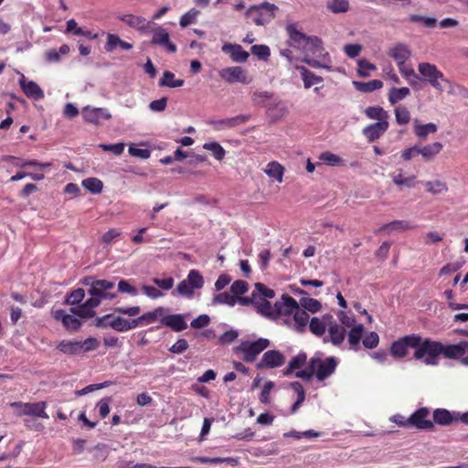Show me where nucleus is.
Returning a JSON list of instances; mask_svg holds the SVG:
<instances>
[{
  "mask_svg": "<svg viewBox=\"0 0 468 468\" xmlns=\"http://www.w3.org/2000/svg\"><path fill=\"white\" fill-rule=\"evenodd\" d=\"M83 119L90 123L100 124L101 120H110L112 118L111 113L104 108H95L90 106H85L82 108Z\"/></svg>",
  "mask_w": 468,
  "mask_h": 468,
  "instance_id": "17",
  "label": "nucleus"
},
{
  "mask_svg": "<svg viewBox=\"0 0 468 468\" xmlns=\"http://www.w3.org/2000/svg\"><path fill=\"white\" fill-rule=\"evenodd\" d=\"M430 410L427 408H420L410 416V426L418 430H431L433 428V421L429 419Z\"/></svg>",
  "mask_w": 468,
  "mask_h": 468,
  "instance_id": "14",
  "label": "nucleus"
},
{
  "mask_svg": "<svg viewBox=\"0 0 468 468\" xmlns=\"http://www.w3.org/2000/svg\"><path fill=\"white\" fill-rule=\"evenodd\" d=\"M108 324L109 327H112L118 332L127 331V319H124L121 316H112V319L108 323Z\"/></svg>",
  "mask_w": 468,
  "mask_h": 468,
  "instance_id": "60",
  "label": "nucleus"
},
{
  "mask_svg": "<svg viewBox=\"0 0 468 468\" xmlns=\"http://www.w3.org/2000/svg\"><path fill=\"white\" fill-rule=\"evenodd\" d=\"M165 314V309L162 306L155 308L154 311L147 312L142 314L140 317L141 326L147 325L154 323L159 317H163Z\"/></svg>",
  "mask_w": 468,
  "mask_h": 468,
  "instance_id": "38",
  "label": "nucleus"
},
{
  "mask_svg": "<svg viewBox=\"0 0 468 468\" xmlns=\"http://www.w3.org/2000/svg\"><path fill=\"white\" fill-rule=\"evenodd\" d=\"M276 314L291 315L299 308V303L294 298L288 294H283L281 301L274 303Z\"/></svg>",
  "mask_w": 468,
  "mask_h": 468,
  "instance_id": "19",
  "label": "nucleus"
},
{
  "mask_svg": "<svg viewBox=\"0 0 468 468\" xmlns=\"http://www.w3.org/2000/svg\"><path fill=\"white\" fill-rule=\"evenodd\" d=\"M20 87L23 92L28 98H33L35 100H39L44 97V92L41 88L33 80H27L25 76L19 80Z\"/></svg>",
  "mask_w": 468,
  "mask_h": 468,
  "instance_id": "22",
  "label": "nucleus"
},
{
  "mask_svg": "<svg viewBox=\"0 0 468 468\" xmlns=\"http://www.w3.org/2000/svg\"><path fill=\"white\" fill-rule=\"evenodd\" d=\"M115 287L114 282L108 280H96L91 282L90 288L88 292L90 295L91 300H97L99 305L103 299H113L116 297V293L112 292Z\"/></svg>",
  "mask_w": 468,
  "mask_h": 468,
  "instance_id": "9",
  "label": "nucleus"
},
{
  "mask_svg": "<svg viewBox=\"0 0 468 468\" xmlns=\"http://www.w3.org/2000/svg\"><path fill=\"white\" fill-rule=\"evenodd\" d=\"M419 72L424 77L426 81H430L432 79H441V81L447 85V91L450 94L455 93V88L462 89L464 91L466 90L459 85H455L452 83L448 79H446L443 73L438 69V68L434 64H431L428 62L420 63L418 66Z\"/></svg>",
  "mask_w": 468,
  "mask_h": 468,
  "instance_id": "8",
  "label": "nucleus"
},
{
  "mask_svg": "<svg viewBox=\"0 0 468 468\" xmlns=\"http://www.w3.org/2000/svg\"><path fill=\"white\" fill-rule=\"evenodd\" d=\"M253 292H256L257 299L264 298L267 300V298L271 299L275 296V292L272 289L268 288L261 282L255 283V290Z\"/></svg>",
  "mask_w": 468,
  "mask_h": 468,
  "instance_id": "55",
  "label": "nucleus"
},
{
  "mask_svg": "<svg viewBox=\"0 0 468 468\" xmlns=\"http://www.w3.org/2000/svg\"><path fill=\"white\" fill-rule=\"evenodd\" d=\"M467 348V341H461L458 344L452 345H443L441 343L440 356H443L446 358L458 359L466 354Z\"/></svg>",
  "mask_w": 468,
  "mask_h": 468,
  "instance_id": "16",
  "label": "nucleus"
},
{
  "mask_svg": "<svg viewBox=\"0 0 468 468\" xmlns=\"http://www.w3.org/2000/svg\"><path fill=\"white\" fill-rule=\"evenodd\" d=\"M248 290H249L248 282L245 281H242V280L235 281L230 286V291L232 292V295H234L235 297H239V296L244 294L245 292H248Z\"/></svg>",
  "mask_w": 468,
  "mask_h": 468,
  "instance_id": "56",
  "label": "nucleus"
},
{
  "mask_svg": "<svg viewBox=\"0 0 468 468\" xmlns=\"http://www.w3.org/2000/svg\"><path fill=\"white\" fill-rule=\"evenodd\" d=\"M438 130V127L433 122H429L426 124H419L418 122H415L413 132L414 134L420 139H426V137L431 133H435Z\"/></svg>",
  "mask_w": 468,
  "mask_h": 468,
  "instance_id": "35",
  "label": "nucleus"
},
{
  "mask_svg": "<svg viewBox=\"0 0 468 468\" xmlns=\"http://www.w3.org/2000/svg\"><path fill=\"white\" fill-rule=\"evenodd\" d=\"M416 334L407 335L394 341L389 348V353L392 357L401 359L409 355V349H413L415 346Z\"/></svg>",
  "mask_w": 468,
  "mask_h": 468,
  "instance_id": "11",
  "label": "nucleus"
},
{
  "mask_svg": "<svg viewBox=\"0 0 468 468\" xmlns=\"http://www.w3.org/2000/svg\"><path fill=\"white\" fill-rule=\"evenodd\" d=\"M85 297V291L82 288H78L72 291L66 299V302L70 305L80 303Z\"/></svg>",
  "mask_w": 468,
  "mask_h": 468,
  "instance_id": "57",
  "label": "nucleus"
},
{
  "mask_svg": "<svg viewBox=\"0 0 468 468\" xmlns=\"http://www.w3.org/2000/svg\"><path fill=\"white\" fill-rule=\"evenodd\" d=\"M238 331L230 329L220 335V337L218 338V342L221 345H229L232 342H234L238 338Z\"/></svg>",
  "mask_w": 468,
  "mask_h": 468,
  "instance_id": "64",
  "label": "nucleus"
},
{
  "mask_svg": "<svg viewBox=\"0 0 468 468\" xmlns=\"http://www.w3.org/2000/svg\"><path fill=\"white\" fill-rule=\"evenodd\" d=\"M218 74L219 77L228 83L240 82L243 84H248L250 82V80L247 76L246 70L239 66L222 69Z\"/></svg>",
  "mask_w": 468,
  "mask_h": 468,
  "instance_id": "12",
  "label": "nucleus"
},
{
  "mask_svg": "<svg viewBox=\"0 0 468 468\" xmlns=\"http://www.w3.org/2000/svg\"><path fill=\"white\" fill-rule=\"evenodd\" d=\"M271 98V93L266 90H257L252 94V101L257 106H263L265 101Z\"/></svg>",
  "mask_w": 468,
  "mask_h": 468,
  "instance_id": "62",
  "label": "nucleus"
},
{
  "mask_svg": "<svg viewBox=\"0 0 468 468\" xmlns=\"http://www.w3.org/2000/svg\"><path fill=\"white\" fill-rule=\"evenodd\" d=\"M309 328L310 331L317 336H322L326 329L324 323L317 317H314L310 320Z\"/></svg>",
  "mask_w": 468,
  "mask_h": 468,
  "instance_id": "51",
  "label": "nucleus"
},
{
  "mask_svg": "<svg viewBox=\"0 0 468 468\" xmlns=\"http://www.w3.org/2000/svg\"><path fill=\"white\" fill-rule=\"evenodd\" d=\"M184 83V80L176 79V75L169 70H165L159 80V86L161 87L179 88L182 87Z\"/></svg>",
  "mask_w": 468,
  "mask_h": 468,
  "instance_id": "33",
  "label": "nucleus"
},
{
  "mask_svg": "<svg viewBox=\"0 0 468 468\" xmlns=\"http://www.w3.org/2000/svg\"><path fill=\"white\" fill-rule=\"evenodd\" d=\"M443 145L441 143L435 142L423 146H419V153L422 158L429 162L435 158V156L441 153Z\"/></svg>",
  "mask_w": 468,
  "mask_h": 468,
  "instance_id": "28",
  "label": "nucleus"
},
{
  "mask_svg": "<svg viewBox=\"0 0 468 468\" xmlns=\"http://www.w3.org/2000/svg\"><path fill=\"white\" fill-rule=\"evenodd\" d=\"M265 173L268 175V176L273 177L276 179L277 182L282 183L284 173V167L278 162L272 161L267 165Z\"/></svg>",
  "mask_w": 468,
  "mask_h": 468,
  "instance_id": "39",
  "label": "nucleus"
},
{
  "mask_svg": "<svg viewBox=\"0 0 468 468\" xmlns=\"http://www.w3.org/2000/svg\"><path fill=\"white\" fill-rule=\"evenodd\" d=\"M307 363V355L304 352H300L297 356H293L287 367L283 370L284 376H290L296 369H300Z\"/></svg>",
  "mask_w": 468,
  "mask_h": 468,
  "instance_id": "31",
  "label": "nucleus"
},
{
  "mask_svg": "<svg viewBox=\"0 0 468 468\" xmlns=\"http://www.w3.org/2000/svg\"><path fill=\"white\" fill-rule=\"evenodd\" d=\"M99 306L97 300L88 299L83 304L72 309L74 314L81 318H91L95 315L94 308Z\"/></svg>",
  "mask_w": 468,
  "mask_h": 468,
  "instance_id": "25",
  "label": "nucleus"
},
{
  "mask_svg": "<svg viewBox=\"0 0 468 468\" xmlns=\"http://www.w3.org/2000/svg\"><path fill=\"white\" fill-rule=\"evenodd\" d=\"M237 303V298L234 295H231L228 292H223L218 294L214 295L212 299V303L216 304H227L229 306H234Z\"/></svg>",
  "mask_w": 468,
  "mask_h": 468,
  "instance_id": "45",
  "label": "nucleus"
},
{
  "mask_svg": "<svg viewBox=\"0 0 468 468\" xmlns=\"http://www.w3.org/2000/svg\"><path fill=\"white\" fill-rule=\"evenodd\" d=\"M56 318H61L63 325L71 331H77L80 328V321L74 315L63 314V311L57 312Z\"/></svg>",
  "mask_w": 468,
  "mask_h": 468,
  "instance_id": "34",
  "label": "nucleus"
},
{
  "mask_svg": "<svg viewBox=\"0 0 468 468\" xmlns=\"http://www.w3.org/2000/svg\"><path fill=\"white\" fill-rule=\"evenodd\" d=\"M162 325L171 328L175 332H181L187 328V324L183 314H168L163 315L160 319Z\"/></svg>",
  "mask_w": 468,
  "mask_h": 468,
  "instance_id": "21",
  "label": "nucleus"
},
{
  "mask_svg": "<svg viewBox=\"0 0 468 468\" xmlns=\"http://www.w3.org/2000/svg\"><path fill=\"white\" fill-rule=\"evenodd\" d=\"M82 186L91 194H100L103 189V183L97 177H88L81 182Z\"/></svg>",
  "mask_w": 468,
  "mask_h": 468,
  "instance_id": "41",
  "label": "nucleus"
},
{
  "mask_svg": "<svg viewBox=\"0 0 468 468\" xmlns=\"http://www.w3.org/2000/svg\"><path fill=\"white\" fill-rule=\"evenodd\" d=\"M393 182L399 186L413 187L415 186V176L405 177L402 173L393 177Z\"/></svg>",
  "mask_w": 468,
  "mask_h": 468,
  "instance_id": "58",
  "label": "nucleus"
},
{
  "mask_svg": "<svg viewBox=\"0 0 468 468\" xmlns=\"http://www.w3.org/2000/svg\"><path fill=\"white\" fill-rule=\"evenodd\" d=\"M320 160L324 162L327 165H333V166H338L343 165V160L340 156L337 154H335L331 152H324L320 154Z\"/></svg>",
  "mask_w": 468,
  "mask_h": 468,
  "instance_id": "54",
  "label": "nucleus"
},
{
  "mask_svg": "<svg viewBox=\"0 0 468 468\" xmlns=\"http://www.w3.org/2000/svg\"><path fill=\"white\" fill-rule=\"evenodd\" d=\"M410 90L407 87L403 88H391L388 93V101L391 104H396L397 102L402 101L408 95H410Z\"/></svg>",
  "mask_w": 468,
  "mask_h": 468,
  "instance_id": "43",
  "label": "nucleus"
},
{
  "mask_svg": "<svg viewBox=\"0 0 468 468\" xmlns=\"http://www.w3.org/2000/svg\"><path fill=\"white\" fill-rule=\"evenodd\" d=\"M203 147L204 149L210 151L213 156L218 161L223 160L225 157V149L217 142L206 143Z\"/></svg>",
  "mask_w": 468,
  "mask_h": 468,
  "instance_id": "48",
  "label": "nucleus"
},
{
  "mask_svg": "<svg viewBox=\"0 0 468 468\" xmlns=\"http://www.w3.org/2000/svg\"><path fill=\"white\" fill-rule=\"evenodd\" d=\"M270 340L259 338L256 341H243L234 348L235 354H242V360L247 363L254 362L257 356L270 346Z\"/></svg>",
  "mask_w": 468,
  "mask_h": 468,
  "instance_id": "4",
  "label": "nucleus"
},
{
  "mask_svg": "<svg viewBox=\"0 0 468 468\" xmlns=\"http://www.w3.org/2000/svg\"><path fill=\"white\" fill-rule=\"evenodd\" d=\"M251 53L261 59H267L270 55V48L266 45H254L250 48Z\"/></svg>",
  "mask_w": 468,
  "mask_h": 468,
  "instance_id": "59",
  "label": "nucleus"
},
{
  "mask_svg": "<svg viewBox=\"0 0 468 468\" xmlns=\"http://www.w3.org/2000/svg\"><path fill=\"white\" fill-rule=\"evenodd\" d=\"M365 332V326L362 324L351 327V330L347 334V340L350 347L356 351L358 350L360 341L363 338Z\"/></svg>",
  "mask_w": 468,
  "mask_h": 468,
  "instance_id": "29",
  "label": "nucleus"
},
{
  "mask_svg": "<svg viewBox=\"0 0 468 468\" xmlns=\"http://www.w3.org/2000/svg\"><path fill=\"white\" fill-rule=\"evenodd\" d=\"M328 336L329 341L334 346H338L344 342L346 338V329L342 325L335 323L328 328Z\"/></svg>",
  "mask_w": 468,
  "mask_h": 468,
  "instance_id": "30",
  "label": "nucleus"
},
{
  "mask_svg": "<svg viewBox=\"0 0 468 468\" xmlns=\"http://www.w3.org/2000/svg\"><path fill=\"white\" fill-rule=\"evenodd\" d=\"M204 283L205 280L200 271L193 269L189 271L186 278L177 284L176 292L181 296L191 299L194 297V291L203 288Z\"/></svg>",
  "mask_w": 468,
  "mask_h": 468,
  "instance_id": "5",
  "label": "nucleus"
},
{
  "mask_svg": "<svg viewBox=\"0 0 468 468\" xmlns=\"http://www.w3.org/2000/svg\"><path fill=\"white\" fill-rule=\"evenodd\" d=\"M358 65V75L360 77H367L369 76L368 70H375L376 65L367 61V59H359L357 62Z\"/></svg>",
  "mask_w": 468,
  "mask_h": 468,
  "instance_id": "61",
  "label": "nucleus"
},
{
  "mask_svg": "<svg viewBox=\"0 0 468 468\" xmlns=\"http://www.w3.org/2000/svg\"><path fill=\"white\" fill-rule=\"evenodd\" d=\"M288 35V45L303 53L302 61L314 69H330L326 62H330V56L325 51L323 41L316 36H307L298 29L296 23H289L285 27Z\"/></svg>",
  "mask_w": 468,
  "mask_h": 468,
  "instance_id": "1",
  "label": "nucleus"
},
{
  "mask_svg": "<svg viewBox=\"0 0 468 468\" xmlns=\"http://www.w3.org/2000/svg\"><path fill=\"white\" fill-rule=\"evenodd\" d=\"M153 33L151 43L153 45L164 47L169 53H176V46L170 41L169 34L166 29L159 27L150 29Z\"/></svg>",
  "mask_w": 468,
  "mask_h": 468,
  "instance_id": "15",
  "label": "nucleus"
},
{
  "mask_svg": "<svg viewBox=\"0 0 468 468\" xmlns=\"http://www.w3.org/2000/svg\"><path fill=\"white\" fill-rule=\"evenodd\" d=\"M193 462L195 463H211V464H218V463H226L229 465H237L238 462L236 459L234 458H231V457H227V458H221V457H214V458H210V457H203V456H198V457H195L193 458Z\"/></svg>",
  "mask_w": 468,
  "mask_h": 468,
  "instance_id": "40",
  "label": "nucleus"
},
{
  "mask_svg": "<svg viewBox=\"0 0 468 468\" xmlns=\"http://www.w3.org/2000/svg\"><path fill=\"white\" fill-rule=\"evenodd\" d=\"M118 18L141 33L150 32L151 23L143 16L127 14L122 15Z\"/></svg>",
  "mask_w": 468,
  "mask_h": 468,
  "instance_id": "18",
  "label": "nucleus"
},
{
  "mask_svg": "<svg viewBox=\"0 0 468 468\" xmlns=\"http://www.w3.org/2000/svg\"><path fill=\"white\" fill-rule=\"evenodd\" d=\"M277 9L274 4L264 2L258 5H251L247 10L246 16L251 18L255 25L263 26L274 18Z\"/></svg>",
  "mask_w": 468,
  "mask_h": 468,
  "instance_id": "6",
  "label": "nucleus"
},
{
  "mask_svg": "<svg viewBox=\"0 0 468 468\" xmlns=\"http://www.w3.org/2000/svg\"><path fill=\"white\" fill-rule=\"evenodd\" d=\"M365 114L371 120H377L378 122H388L389 117L387 111L380 106H369L366 108Z\"/></svg>",
  "mask_w": 468,
  "mask_h": 468,
  "instance_id": "36",
  "label": "nucleus"
},
{
  "mask_svg": "<svg viewBox=\"0 0 468 468\" xmlns=\"http://www.w3.org/2000/svg\"><path fill=\"white\" fill-rule=\"evenodd\" d=\"M379 336L377 332L371 331L362 338V344L366 348L373 349L378 346Z\"/></svg>",
  "mask_w": 468,
  "mask_h": 468,
  "instance_id": "53",
  "label": "nucleus"
},
{
  "mask_svg": "<svg viewBox=\"0 0 468 468\" xmlns=\"http://www.w3.org/2000/svg\"><path fill=\"white\" fill-rule=\"evenodd\" d=\"M222 51L229 54L235 62H245L250 56L239 44L226 43L222 46Z\"/></svg>",
  "mask_w": 468,
  "mask_h": 468,
  "instance_id": "23",
  "label": "nucleus"
},
{
  "mask_svg": "<svg viewBox=\"0 0 468 468\" xmlns=\"http://www.w3.org/2000/svg\"><path fill=\"white\" fill-rule=\"evenodd\" d=\"M309 314L305 310L299 306L293 314L294 330L298 333H303L309 321Z\"/></svg>",
  "mask_w": 468,
  "mask_h": 468,
  "instance_id": "32",
  "label": "nucleus"
},
{
  "mask_svg": "<svg viewBox=\"0 0 468 468\" xmlns=\"http://www.w3.org/2000/svg\"><path fill=\"white\" fill-rule=\"evenodd\" d=\"M295 69L300 72L305 89H309L324 80L321 76L315 75L304 66H296Z\"/></svg>",
  "mask_w": 468,
  "mask_h": 468,
  "instance_id": "27",
  "label": "nucleus"
},
{
  "mask_svg": "<svg viewBox=\"0 0 468 468\" xmlns=\"http://www.w3.org/2000/svg\"><path fill=\"white\" fill-rule=\"evenodd\" d=\"M423 186L426 187V190L433 195L441 194L442 192L448 191V186L446 183L436 180L432 181H425L422 182Z\"/></svg>",
  "mask_w": 468,
  "mask_h": 468,
  "instance_id": "46",
  "label": "nucleus"
},
{
  "mask_svg": "<svg viewBox=\"0 0 468 468\" xmlns=\"http://www.w3.org/2000/svg\"><path fill=\"white\" fill-rule=\"evenodd\" d=\"M255 305L258 313L264 316L269 317L276 314L274 306H272L271 303L264 298L257 299Z\"/></svg>",
  "mask_w": 468,
  "mask_h": 468,
  "instance_id": "44",
  "label": "nucleus"
},
{
  "mask_svg": "<svg viewBox=\"0 0 468 468\" xmlns=\"http://www.w3.org/2000/svg\"><path fill=\"white\" fill-rule=\"evenodd\" d=\"M413 358L427 366H437L440 359L441 342L424 338L416 334Z\"/></svg>",
  "mask_w": 468,
  "mask_h": 468,
  "instance_id": "2",
  "label": "nucleus"
},
{
  "mask_svg": "<svg viewBox=\"0 0 468 468\" xmlns=\"http://www.w3.org/2000/svg\"><path fill=\"white\" fill-rule=\"evenodd\" d=\"M327 7L333 13H344L349 8V3L347 0H328Z\"/></svg>",
  "mask_w": 468,
  "mask_h": 468,
  "instance_id": "49",
  "label": "nucleus"
},
{
  "mask_svg": "<svg viewBox=\"0 0 468 468\" xmlns=\"http://www.w3.org/2000/svg\"><path fill=\"white\" fill-rule=\"evenodd\" d=\"M11 407L18 410L17 414L19 416H32L42 419H48V415L46 412L47 402L40 401L36 403L28 402H13Z\"/></svg>",
  "mask_w": 468,
  "mask_h": 468,
  "instance_id": "10",
  "label": "nucleus"
},
{
  "mask_svg": "<svg viewBox=\"0 0 468 468\" xmlns=\"http://www.w3.org/2000/svg\"><path fill=\"white\" fill-rule=\"evenodd\" d=\"M199 13L200 12L197 9L191 8L189 11H187L180 17L179 25L182 27H186L187 26L195 23Z\"/></svg>",
  "mask_w": 468,
  "mask_h": 468,
  "instance_id": "52",
  "label": "nucleus"
},
{
  "mask_svg": "<svg viewBox=\"0 0 468 468\" xmlns=\"http://www.w3.org/2000/svg\"><path fill=\"white\" fill-rule=\"evenodd\" d=\"M285 363L284 355L279 350L266 351L261 361L256 365L258 369L275 368L282 367Z\"/></svg>",
  "mask_w": 468,
  "mask_h": 468,
  "instance_id": "13",
  "label": "nucleus"
},
{
  "mask_svg": "<svg viewBox=\"0 0 468 468\" xmlns=\"http://www.w3.org/2000/svg\"><path fill=\"white\" fill-rule=\"evenodd\" d=\"M99 345L97 338L90 336L84 341L62 340L57 346V349L65 355L75 356L96 350Z\"/></svg>",
  "mask_w": 468,
  "mask_h": 468,
  "instance_id": "3",
  "label": "nucleus"
},
{
  "mask_svg": "<svg viewBox=\"0 0 468 468\" xmlns=\"http://www.w3.org/2000/svg\"><path fill=\"white\" fill-rule=\"evenodd\" d=\"M416 227V225L412 224L409 220H393L391 222L382 225L378 230V232L384 231L387 232L388 234H390L394 231L402 232L411 230L414 229Z\"/></svg>",
  "mask_w": 468,
  "mask_h": 468,
  "instance_id": "24",
  "label": "nucleus"
},
{
  "mask_svg": "<svg viewBox=\"0 0 468 468\" xmlns=\"http://www.w3.org/2000/svg\"><path fill=\"white\" fill-rule=\"evenodd\" d=\"M274 388V383L271 380L265 382L263 388L260 394V401L262 404H268L270 403V394L271 389Z\"/></svg>",
  "mask_w": 468,
  "mask_h": 468,
  "instance_id": "63",
  "label": "nucleus"
},
{
  "mask_svg": "<svg viewBox=\"0 0 468 468\" xmlns=\"http://www.w3.org/2000/svg\"><path fill=\"white\" fill-rule=\"evenodd\" d=\"M395 118L399 124H407L410 121V113L406 107L398 106L395 108Z\"/></svg>",
  "mask_w": 468,
  "mask_h": 468,
  "instance_id": "50",
  "label": "nucleus"
},
{
  "mask_svg": "<svg viewBox=\"0 0 468 468\" xmlns=\"http://www.w3.org/2000/svg\"><path fill=\"white\" fill-rule=\"evenodd\" d=\"M356 89L361 92H372L383 87V82L379 80H372L367 82L354 81Z\"/></svg>",
  "mask_w": 468,
  "mask_h": 468,
  "instance_id": "42",
  "label": "nucleus"
},
{
  "mask_svg": "<svg viewBox=\"0 0 468 468\" xmlns=\"http://www.w3.org/2000/svg\"><path fill=\"white\" fill-rule=\"evenodd\" d=\"M411 52L408 46L404 44H397L388 51V56L392 57L397 64L404 65L406 60L410 57Z\"/></svg>",
  "mask_w": 468,
  "mask_h": 468,
  "instance_id": "26",
  "label": "nucleus"
},
{
  "mask_svg": "<svg viewBox=\"0 0 468 468\" xmlns=\"http://www.w3.org/2000/svg\"><path fill=\"white\" fill-rule=\"evenodd\" d=\"M310 360L311 367H314L315 378L319 382L333 375L338 365V360L335 356H329L323 360L320 356H314Z\"/></svg>",
  "mask_w": 468,
  "mask_h": 468,
  "instance_id": "7",
  "label": "nucleus"
},
{
  "mask_svg": "<svg viewBox=\"0 0 468 468\" xmlns=\"http://www.w3.org/2000/svg\"><path fill=\"white\" fill-rule=\"evenodd\" d=\"M300 304L303 310H307L311 313H317L322 308L321 303L314 298L303 297L300 300Z\"/></svg>",
  "mask_w": 468,
  "mask_h": 468,
  "instance_id": "47",
  "label": "nucleus"
},
{
  "mask_svg": "<svg viewBox=\"0 0 468 468\" xmlns=\"http://www.w3.org/2000/svg\"><path fill=\"white\" fill-rule=\"evenodd\" d=\"M454 420L452 414L445 409H437L433 411V422L439 425H450Z\"/></svg>",
  "mask_w": 468,
  "mask_h": 468,
  "instance_id": "37",
  "label": "nucleus"
},
{
  "mask_svg": "<svg viewBox=\"0 0 468 468\" xmlns=\"http://www.w3.org/2000/svg\"><path fill=\"white\" fill-rule=\"evenodd\" d=\"M388 122H377L363 129V134L368 142L372 143L379 139L388 129Z\"/></svg>",
  "mask_w": 468,
  "mask_h": 468,
  "instance_id": "20",
  "label": "nucleus"
}]
</instances>
